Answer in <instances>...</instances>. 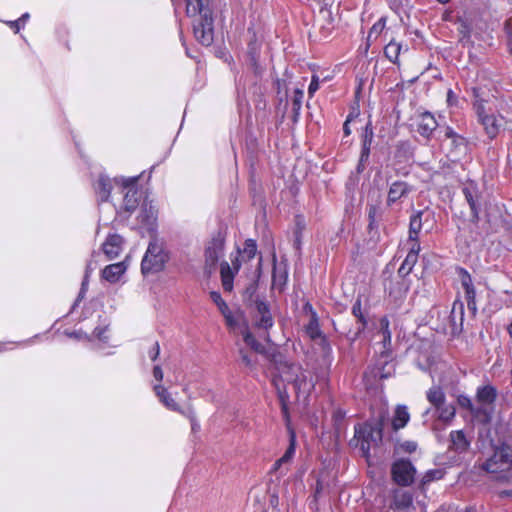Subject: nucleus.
Segmentation results:
<instances>
[{"mask_svg": "<svg viewBox=\"0 0 512 512\" xmlns=\"http://www.w3.org/2000/svg\"><path fill=\"white\" fill-rule=\"evenodd\" d=\"M123 238L118 234H110L102 244V250L109 260L116 258L122 251Z\"/></svg>", "mask_w": 512, "mask_h": 512, "instance_id": "nucleus-21", "label": "nucleus"}, {"mask_svg": "<svg viewBox=\"0 0 512 512\" xmlns=\"http://www.w3.org/2000/svg\"><path fill=\"white\" fill-rule=\"evenodd\" d=\"M446 102H447V105L450 107L458 105V96L454 93V91L452 89H449L447 91Z\"/></svg>", "mask_w": 512, "mask_h": 512, "instance_id": "nucleus-63", "label": "nucleus"}, {"mask_svg": "<svg viewBox=\"0 0 512 512\" xmlns=\"http://www.w3.org/2000/svg\"><path fill=\"white\" fill-rule=\"evenodd\" d=\"M210 298L216 304L218 309H221L222 307L226 308V302L218 291H211Z\"/></svg>", "mask_w": 512, "mask_h": 512, "instance_id": "nucleus-59", "label": "nucleus"}, {"mask_svg": "<svg viewBox=\"0 0 512 512\" xmlns=\"http://www.w3.org/2000/svg\"><path fill=\"white\" fill-rule=\"evenodd\" d=\"M181 414L190 419L192 431L195 432L200 428V425L196 421L195 413L191 407H188L185 410H183Z\"/></svg>", "mask_w": 512, "mask_h": 512, "instance_id": "nucleus-55", "label": "nucleus"}, {"mask_svg": "<svg viewBox=\"0 0 512 512\" xmlns=\"http://www.w3.org/2000/svg\"><path fill=\"white\" fill-rule=\"evenodd\" d=\"M380 330L378 334L381 336V345L382 348L379 353L385 354L386 357H390L392 352V345H391V339H392V333L390 331V321L387 316H383L380 321Z\"/></svg>", "mask_w": 512, "mask_h": 512, "instance_id": "nucleus-19", "label": "nucleus"}, {"mask_svg": "<svg viewBox=\"0 0 512 512\" xmlns=\"http://www.w3.org/2000/svg\"><path fill=\"white\" fill-rule=\"evenodd\" d=\"M224 238L220 233L214 236L205 249V260L210 266H214L223 255Z\"/></svg>", "mask_w": 512, "mask_h": 512, "instance_id": "nucleus-15", "label": "nucleus"}, {"mask_svg": "<svg viewBox=\"0 0 512 512\" xmlns=\"http://www.w3.org/2000/svg\"><path fill=\"white\" fill-rule=\"evenodd\" d=\"M408 241L411 243V246L409 248V251L407 253V255H411L413 254V258L417 259L418 260V256H419V252H420V243L418 242V238L417 239H414V240H409Z\"/></svg>", "mask_w": 512, "mask_h": 512, "instance_id": "nucleus-60", "label": "nucleus"}, {"mask_svg": "<svg viewBox=\"0 0 512 512\" xmlns=\"http://www.w3.org/2000/svg\"><path fill=\"white\" fill-rule=\"evenodd\" d=\"M387 22V17L382 16L376 21L373 26L370 28L368 32V40L374 38L377 39L378 36L383 32Z\"/></svg>", "mask_w": 512, "mask_h": 512, "instance_id": "nucleus-49", "label": "nucleus"}, {"mask_svg": "<svg viewBox=\"0 0 512 512\" xmlns=\"http://www.w3.org/2000/svg\"><path fill=\"white\" fill-rule=\"evenodd\" d=\"M413 496L408 491L398 490L393 496V507L397 510H404L412 506Z\"/></svg>", "mask_w": 512, "mask_h": 512, "instance_id": "nucleus-36", "label": "nucleus"}, {"mask_svg": "<svg viewBox=\"0 0 512 512\" xmlns=\"http://www.w3.org/2000/svg\"><path fill=\"white\" fill-rule=\"evenodd\" d=\"M416 468L409 459H398L391 466V476L393 481L402 487L413 484L416 476Z\"/></svg>", "mask_w": 512, "mask_h": 512, "instance_id": "nucleus-8", "label": "nucleus"}, {"mask_svg": "<svg viewBox=\"0 0 512 512\" xmlns=\"http://www.w3.org/2000/svg\"><path fill=\"white\" fill-rule=\"evenodd\" d=\"M186 14L189 17L199 16L193 22V33L199 43L204 46L212 44L214 39V19L212 10L203 4V0H184Z\"/></svg>", "mask_w": 512, "mask_h": 512, "instance_id": "nucleus-1", "label": "nucleus"}, {"mask_svg": "<svg viewBox=\"0 0 512 512\" xmlns=\"http://www.w3.org/2000/svg\"><path fill=\"white\" fill-rule=\"evenodd\" d=\"M126 269L124 262L110 264L103 269L102 277L110 283H115L125 273Z\"/></svg>", "mask_w": 512, "mask_h": 512, "instance_id": "nucleus-29", "label": "nucleus"}, {"mask_svg": "<svg viewBox=\"0 0 512 512\" xmlns=\"http://www.w3.org/2000/svg\"><path fill=\"white\" fill-rule=\"evenodd\" d=\"M160 354V346L158 342H155L148 351V355L152 361H155Z\"/></svg>", "mask_w": 512, "mask_h": 512, "instance_id": "nucleus-64", "label": "nucleus"}, {"mask_svg": "<svg viewBox=\"0 0 512 512\" xmlns=\"http://www.w3.org/2000/svg\"><path fill=\"white\" fill-rule=\"evenodd\" d=\"M450 442L449 448L457 453L467 451L470 446V442L467 440L462 430L451 431Z\"/></svg>", "mask_w": 512, "mask_h": 512, "instance_id": "nucleus-30", "label": "nucleus"}, {"mask_svg": "<svg viewBox=\"0 0 512 512\" xmlns=\"http://www.w3.org/2000/svg\"><path fill=\"white\" fill-rule=\"evenodd\" d=\"M108 330V325L104 326H97L93 330L92 337L95 339H98L99 341L106 343L108 341V336L106 335V332Z\"/></svg>", "mask_w": 512, "mask_h": 512, "instance_id": "nucleus-52", "label": "nucleus"}, {"mask_svg": "<svg viewBox=\"0 0 512 512\" xmlns=\"http://www.w3.org/2000/svg\"><path fill=\"white\" fill-rule=\"evenodd\" d=\"M287 271L282 269L274 263L273 272H272V284L273 286L282 288L287 282Z\"/></svg>", "mask_w": 512, "mask_h": 512, "instance_id": "nucleus-45", "label": "nucleus"}, {"mask_svg": "<svg viewBox=\"0 0 512 512\" xmlns=\"http://www.w3.org/2000/svg\"><path fill=\"white\" fill-rule=\"evenodd\" d=\"M410 420V414L406 405H397L392 418V428L398 431L404 428Z\"/></svg>", "mask_w": 512, "mask_h": 512, "instance_id": "nucleus-32", "label": "nucleus"}, {"mask_svg": "<svg viewBox=\"0 0 512 512\" xmlns=\"http://www.w3.org/2000/svg\"><path fill=\"white\" fill-rule=\"evenodd\" d=\"M387 420V411L381 410L376 416L371 417L364 423L355 425L354 435L360 442V449L364 457L368 458L371 448L382 442L383 429Z\"/></svg>", "mask_w": 512, "mask_h": 512, "instance_id": "nucleus-2", "label": "nucleus"}, {"mask_svg": "<svg viewBox=\"0 0 512 512\" xmlns=\"http://www.w3.org/2000/svg\"><path fill=\"white\" fill-rule=\"evenodd\" d=\"M346 418V411L342 408H336L332 413L333 427L337 433L344 429V422Z\"/></svg>", "mask_w": 512, "mask_h": 512, "instance_id": "nucleus-47", "label": "nucleus"}, {"mask_svg": "<svg viewBox=\"0 0 512 512\" xmlns=\"http://www.w3.org/2000/svg\"><path fill=\"white\" fill-rule=\"evenodd\" d=\"M361 151L360 153L370 155L372 144L374 142V129L372 121L368 120L365 127L363 128L361 135Z\"/></svg>", "mask_w": 512, "mask_h": 512, "instance_id": "nucleus-31", "label": "nucleus"}, {"mask_svg": "<svg viewBox=\"0 0 512 512\" xmlns=\"http://www.w3.org/2000/svg\"><path fill=\"white\" fill-rule=\"evenodd\" d=\"M478 122L483 126L485 134L490 140L497 137L500 131L501 124L494 114H488L478 119Z\"/></svg>", "mask_w": 512, "mask_h": 512, "instance_id": "nucleus-26", "label": "nucleus"}, {"mask_svg": "<svg viewBox=\"0 0 512 512\" xmlns=\"http://www.w3.org/2000/svg\"><path fill=\"white\" fill-rule=\"evenodd\" d=\"M169 259L164 241L153 234L141 261L142 275H154L163 271Z\"/></svg>", "mask_w": 512, "mask_h": 512, "instance_id": "nucleus-4", "label": "nucleus"}, {"mask_svg": "<svg viewBox=\"0 0 512 512\" xmlns=\"http://www.w3.org/2000/svg\"><path fill=\"white\" fill-rule=\"evenodd\" d=\"M221 279L234 280L235 271L231 268L228 262L224 261L221 263Z\"/></svg>", "mask_w": 512, "mask_h": 512, "instance_id": "nucleus-53", "label": "nucleus"}, {"mask_svg": "<svg viewBox=\"0 0 512 512\" xmlns=\"http://www.w3.org/2000/svg\"><path fill=\"white\" fill-rule=\"evenodd\" d=\"M429 215L430 213L428 211L419 210L410 216L409 240H414L418 238V235L423 226V217L425 216L427 219Z\"/></svg>", "mask_w": 512, "mask_h": 512, "instance_id": "nucleus-27", "label": "nucleus"}, {"mask_svg": "<svg viewBox=\"0 0 512 512\" xmlns=\"http://www.w3.org/2000/svg\"><path fill=\"white\" fill-rule=\"evenodd\" d=\"M504 31L508 38V41H507L508 51L512 55V26L509 21L505 22Z\"/></svg>", "mask_w": 512, "mask_h": 512, "instance_id": "nucleus-61", "label": "nucleus"}, {"mask_svg": "<svg viewBox=\"0 0 512 512\" xmlns=\"http://www.w3.org/2000/svg\"><path fill=\"white\" fill-rule=\"evenodd\" d=\"M247 33L249 40L245 54V65L253 72L256 77H260L265 71V66L261 60L264 38L262 34H259L252 27L248 28Z\"/></svg>", "mask_w": 512, "mask_h": 512, "instance_id": "nucleus-6", "label": "nucleus"}, {"mask_svg": "<svg viewBox=\"0 0 512 512\" xmlns=\"http://www.w3.org/2000/svg\"><path fill=\"white\" fill-rule=\"evenodd\" d=\"M352 314L355 318H357L360 326L358 327L357 331H355L353 334H351L350 332L347 334V338L351 343L355 342L360 337V335L364 332L368 325V320L362 312V304L360 298H358L353 303Z\"/></svg>", "mask_w": 512, "mask_h": 512, "instance_id": "nucleus-20", "label": "nucleus"}, {"mask_svg": "<svg viewBox=\"0 0 512 512\" xmlns=\"http://www.w3.org/2000/svg\"><path fill=\"white\" fill-rule=\"evenodd\" d=\"M439 123L435 119L434 115L425 111L419 115V121L417 124V132L425 139L429 140L433 132L437 129Z\"/></svg>", "mask_w": 512, "mask_h": 512, "instance_id": "nucleus-16", "label": "nucleus"}, {"mask_svg": "<svg viewBox=\"0 0 512 512\" xmlns=\"http://www.w3.org/2000/svg\"><path fill=\"white\" fill-rule=\"evenodd\" d=\"M321 14L323 15L324 23L320 25L319 33L321 39H327L334 30V19L330 10L325 12L321 11Z\"/></svg>", "mask_w": 512, "mask_h": 512, "instance_id": "nucleus-40", "label": "nucleus"}, {"mask_svg": "<svg viewBox=\"0 0 512 512\" xmlns=\"http://www.w3.org/2000/svg\"><path fill=\"white\" fill-rule=\"evenodd\" d=\"M462 193L471 209L472 216L478 218V206L476 199L478 197V185L475 181L469 180L462 188Z\"/></svg>", "mask_w": 512, "mask_h": 512, "instance_id": "nucleus-24", "label": "nucleus"}, {"mask_svg": "<svg viewBox=\"0 0 512 512\" xmlns=\"http://www.w3.org/2000/svg\"><path fill=\"white\" fill-rule=\"evenodd\" d=\"M468 151V140L462 136L458 135L455 138L451 139V148L449 150V155L459 158L461 155H465Z\"/></svg>", "mask_w": 512, "mask_h": 512, "instance_id": "nucleus-37", "label": "nucleus"}, {"mask_svg": "<svg viewBox=\"0 0 512 512\" xmlns=\"http://www.w3.org/2000/svg\"><path fill=\"white\" fill-rule=\"evenodd\" d=\"M498 396L496 387L491 384L479 386L476 390V401L479 404L493 406Z\"/></svg>", "mask_w": 512, "mask_h": 512, "instance_id": "nucleus-25", "label": "nucleus"}, {"mask_svg": "<svg viewBox=\"0 0 512 512\" xmlns=\"http://www.w3.org/2000/svg\"><path fill=\"white\" fill-rule=\"evenodd\" d=\"M240 333L243 336V341L245 342V344L249 346L254 352L259 354L265 353V346L261 344L250 332L247 323H244Z\"/></svg>", "mask_w": 512, "mask_h": 512, "instance_id": "nucleus-34", "label": "nucleus"}, {"mask_svg": "<svg viewBox=\"0 0 512 512\" xmlns=\"http://www.w3.org/2000/svg\"><path fill=\"white\" fill-rule=\"evenodd\" d=\"M291 385L297 394L308 395L314 389V382L309 376V372L305 371L302 367L300 373H297L293 378Z\"/></svg>", "mask_w": 512, "mask_h": 512, "instance_id": "nucleus-22", "label": "nucleus"}, {"mask_svg": "<svg viewBox=\"0 0 512 512\" xmlns=\"http://www.w3.org/2000/svg\"><path fill=\"white\" fill-rule=\"evenodd\" d=\"M153 390L157 397L159 398L160 402L169 410L179 412L181 413L183 410L180 408V406L177 404V402L171 397L170 393L167 391V389L157 384L153 387Z\"/></svg>", "mask_w": 512, "mask_h": 512, "instance_id": "nucleus-28", "label": "nucleus"}, {"mask_svg": "<svg viewBox=\"0 0 512 512\" xmlns=\"http://www.w3.org/2000/svg\"><path fill=\"white\" fill-rule=\"evenodd\" d=\"M385 291L388 292L390 297H393L395 300L403 299L411 286L410 278H391L388 282H385Z\"/></svg>", "mask_w": 512, "mask_h": 512, "instance_id": "nucleus-13", "label": "nucleus"}, {"mask_svg": "<svg viewBox=\"0 0 512 512\" xmlns=\"http://www.w3.org/2000/svg\"><path fill=\"white\" fill-rule=\"evenodd\" d=\"M319 89V78L316 75L312 76L311 82L308 86V94L313 97L314 93Z\"/></svg>", "mask_w": 512, "mask_h": 512, "instance_id": "nucleus-62", "label": "nucleus"}, {"mask_svg": "<svg viewBox=\"0 0 512 512\" xmlns=\"http://www.w3.org/2000/svg\"><path fill=\"white\" fill-rule=\"evenodd\" d=\"M375 375L380 379H388L395 374V364L393 362V354L386 357L385 354L379 353L374 367Z\"/></svg>", "mask_w": 512, "mask_h": 512, "instance_id": "nucleus-17", "label": "nucleus"}, {"mask_svg": "<svg viewBox=\"0 0 512 512\" xmlns=\"http://www.w3.org/2000/svg\"><path fill=\"white\" fill-rule=\"evenodd\" d=\"M458 404L462 407V408H465L467 410H469V412L471 413L473 408H474V404L472 403V400L469 396L467 395H460L458 397Z\"/></svg>", "mask_w": 512, "mask_h": 512, "instance_id": "nucleus-56", "label": "nucleus"}, {"mask_svg": "<svg viewBox=\"0 0 512 512\" xmlns=\"http://www.w3.org/2000/svg\"><path fill=\"white\" fill-rule=\"evenodd\" d=\"M238 352L241 363L245 367L249 369H254L256 367L257 359L251 353H249L246 349L242 347L238 349Z\"/></svg>", "mask_w": 512, "mask_h": 512, "instance_id": "nucleus-50", "label": "nucleus"}, {"mask_svg": "<svg viewBox=\"0 0 512 512\" xmlns=\"http://www.w3.org/2000/svg\"><path fill=\"white\" fill-rule=\"evenodd\" d=\"M460 27L458 28L461 35V40H469L471 37V26L465 20H460Z\"/></svg>", "mask_w": 512, "mask_h": 512, "instance_id": "nucleus-54", "label": "nucleus"}, {"mask_svg": "<svg viewBox=\"0 0 512 512\" xmlns=\"http://www.w3.org/2000/svg\"><path fill=\"white\" fill-rule=\"evenodd\" d=\"M493 410V406L479 404L474 406L471 415L478 423L487 425L492 420Z\"/></svg>", "mask_w": 512, "mask_h": 512, "instance_id": "nucleus-33", "label": "nucleus"}, {"mask_svg": "<svg viewBox=\"0 0 512 512\" xmlns=\"http://www.w3.org/2000/svg\"><path fill=\"white\" fill-rule=\"evenodd\" d=\"M139 177L131 178H115V183L120 184L121 193H124L123 206L117 213L122 215L126 213L128 218L139 206L142 199V191L138 188L137 182Z\"/></svg>", "mask_w": 512, "mask_h": 512, "instance_id": "nucleus-7", "label": "nucleus"}, {"mask_svg": "<svg viewBox=\"0 0 512 512\" xmlns=\"http://www.w3.org/2000/svg\"><path fill=\"white\" fill-rule=\"evenodd\" d=\"M272 361L276 365L281 380L288 384H292L293 378L301 371L299 364L286 361L281 353L273 354Z\"/></svg>", "mask_w": 512, "mask_h": 512, "instance_id": "nucleus-11", "label": "nucleus"}, {"mask_svg": "<svg viewBox=\"0 0 512 512\" xmlns=\"http://www.w3.org/2000/svg\"><path fill=\"white\" fill-rule=\"evenodd\" d=\"M413 190L414 187L406 181L396 180L391 182L387 192L386 205L388 207L401 205Z\"/></svg>", "mask_w": 512, "mask_h": 512, "instance_id": "nucleus-10", "label": "nucleus"}, {"mask_svg": "<svg viewBox=\"0 0 512 512\" xmlns=\"http://www.w3.org/2000/svg\"><path fill=\"white\" fill-rule=\"evenodd\" d=\"M473 94V110L477 115V119L488 115L489 113L486 110V100L483 99L480 95V88L474 87L472 88Z\"/></svg>", "mask_w": 512, "mask_h": 512, "instance_id": "nucleus-38", "label": "nucleus"}, {"mask_svg": "<svg viewBox=\"0 0 512 512\" xmlns=\"http://www.w3.org/2000/svg\"><path fill=\"white\" fill-rule=\"evenodd\" d=\"M319 339H320L319 346L321 348L323 358L324 359H328L329 361H331V359H332V347H331V344H330L328 338L325 335H323Z\"/></svg>", "mask_w": 512, "mask_h": 512, "instance_id": "nucleus-51", "label": "nucleus"}, {"mask_svg": "<svg viewBox=\"0 0 512 512\" xmlns=\"http://www.w3.org/2000/svg\"><path fill=\"white\" fill-rule=\"evenodd\" d=\"M417 261V259L413 258V254L406 255L404 261L402 262L397 271L398 278H409V275L412 272Z\"/></svg>", "mask_w": 512, "mask_h": 512, "instance_id": "nucleus-44", "label": "nucleus"}, {"mask_svg": "<svg viewBox=\"0 0 512 512\" xmlns=\"http://www.w3.org/2000/svg\"><path fill=\"white\" fill-rule=\"evenodd\" d=\"M401 50L402 45L396 42L395 40H391L384 47V55L390 62H392L393 64H397Z\"/></svg>", "mask_w": 512, "mask_h": 512, "instance_id": "nucleus-41", "label": "nucleus"}, {"mask_svg": "<svg viewBox=\"0 0 512 512\" xmlns=\"http://www.w3.org/2000/svg\"><path fill=\"white\" fill-rule=\"evenodd\" d=\"M237 253L240 255L243 261H250L257 253V243L253 239H247L244 242L242 250L238 249Z\"/></svg>", "mask_w": 512, "mask_h": 512, "instance_id": "nucleus-42", "label": "nucleus"}, {"mask_svg": "<svg viewBox=\"0 0 512 512\" xmlns=\"http://www.w3.org/2000/svg\"><path fill=\"white\" fill-rule=\"evenodd\" d=\"M426 398L431 407L427 408L422 413L424 423L429 420H439L448 423L455 417V406L451 403H447L445 392L440 386H432L426 392Z\"/></svg>", "mask_w": 512, "mask_h": 512, "instance_id": "nucleus-3", "label": "nucleus"}, {"mask_svg": "<svg viewBox=\"0 0 512 512\" xmlns=\"http://www.w3.org/2000/svg\"><path fill=\"white\" fill-rule=\"evenodd\" d=\"M253 324L257 329L268 332L274 325V319L269 304L257 298L255 300V311L252 315Z\"/></svg>", "mask_w": 512, "mask_h": 512, "instance_id": "nucleus-9", "label": "nucleus"}, {"mask_svg": "<svg viewBox=\"0 0 512 512\" xmlns=\"http://www.w3.org/2000/svg\"><path fill=\"white\" fill-rule=\"evenodd\" d=\"M305 332L312 340L319 339L323 336V333L320 329L318 316L315 311H312L311 318L308 324L305 326Z\"/></svg>", "mask_w": 512, "mask_h": 512, "instance_id": "nucleus-39", "label": "nucleus"}, {"mask_svg": "<svg viewBox=\"0 0 512 512\" xmlns=\"http://www.w3.org/2000/svg\"><path fill=\"white\" fill-rule=\"evenodd\" d=\"M113 182L108 176L101 174L97 181L94 183V190L98 203L107 202L110 198L113 188Z\"/></svg>", "mask_w": 512, "mask_h": 512, "instance_id": "nucleus-18", "label": "nucleus"}, {"mask_svg": "<svg viewBox=\"0 0 512 512\" xmlns=\"http://www.w3.org/2000/svg\"><path fill=\"white\" fill-rule=\"evenodd\" d=\"M456 272L465 292V299L468 309L476 311V291L470 273L463 267H457Z\"/></svg>", "mask_w": 512, "mask_h": 512, "instance_id": "nucleus-12", "label": "nucleus"}, {"mask_svg": "<svg viewBox=\"0 0 512 512\" xmlns=\"http://www.w3.org/2000/svg\"><path fill=\"white\" fill-rule=\"evenodd\" d=\"M445 470L441 468L428 470L421 479V486H425L435 480H440L444 477Z\"/></svg>", "mask_w": 512, "mask_h": 512, "instance_id": "nucleus-48", "label": "nucleus"}, {"mask_svg": "<svg viewBox=\"0 0 512 512\" xmlns=\"http://www.w3.org/2000/svg\"><path fill=\"white\" fill-rule=\"evenodd\" d=\"M369 158H370V155H366V154L360 153L359 160H358V163H357V166H356L357 174H361V173L364 172V170L366 168V164L369 161Z\"/></svg>", "mask_w": 512, "mask_h": 512, "instance_id": "nucleus-58", "label": "nucleus"}, {"mask_svg": "<svg viewBox=\"0 0 512 512\" xmlns=\"http://www.w3.org/2000/svg\"><path fill=\"white\" fill-rule=\"evenodd\" d=\"M395 156L409 159L413 156V147L409 141H399L396 145Z\"/></svg>", "mask_w": 512, "mask_h": 512, "instance_id": "nucleus-46", "label": "nucleus"}, {"mask_svg": "<svg viewBox=\"0 0 512 512\" xmlns=\"http://www.w3.org/2000/svg\"><path fill=\"white\" fill-rule=\"evenodd\" d=\"M273 382H274V384L276 386V389L278 390L279 397H280V400L282 402V412H283L285 418L288 420V418H289L288 417V409H287V406H286L285 401H284V397H287V393H286L285 390L281 391V388L279 387L278 382H277L276 379H274Z\"/></svg>", "mask_w": 512, "mask_h": 512, "instance_id": "nucleus-57", "label": "nucleus"}, {"mask_svg": "<svg viewBox=\"0 0 512 512\" xmlns=\"http://www.w3.org/2000/svg\"><path fill=\"white\" fill-rule=\"evenodd\" d=\"M304 98V91L300 88H296L293 92L291 99V120L293 123H297L300 118V112L302 108Z\"/></svg>", "mask_w": 512, "mask_h": 512, "instance_id": "nucleus-35", "label": "nucleus"}, {"mask_svg": "<svg viewBox=\"0 0 512 512\" xmlns=\"http://www.w3.org/2000/svg\"><path fill=\"white\" fill-rule=\"evenodd\" d=\"M304 228H305L304 219L300 215H297L295 217V229L293 232V235H294L293 246L298 251L301 250L302 233H303Z\"/></svg>", "mask_w": 512, "mask_h": 512, "instance_id": "nucleus-43", "label": "nucleus"}, {"mask_svg": "<svg viewBox=\"0 0 512 512\" xmlns=\"http://www.w3.org/2000/svg\"><path fill=\"white\" fill-rule=\"evenodd\" d=\"M296 452V435L293 430L289 433V445L281 458H279L272 467L273 472H279L280 475H285L288 471L285 465L289 464L294 458Z\"/></svg>", "mask_w": 512, "mask_h": 512, "instance_id": "nucleus-14", "label": "nucleus"}, {"mask_svg": "<svg viewBox=\"0 0 512 512\" xmlns=\"http://www.w3.org/2000/svg\"><path fill=\"white\" fill-rule=\"evenodd\" d=\"M481 469L491 474H500L498 479L507 480L512 471V446L501 444L495 447L493 454L481 464Z\"/></svg>", "mask_w": 512, "mask_h": 512, "instance_id": "nucleus-5", "label": "nucleus"}, {"mask_svg": "<svg viewBox=\"0 0 512 512\" xmlns=\"http://www.w3.org/2000/svg\"><path fill=\"white\" fill-rule=\"evenodd\" d=\"M138 219L147 230L152 232L156 230L157 213L151 204L146 202L142 204Z\"/></svg>", "mask_w": 512, "mask_h": 512, "instance_id": "nucleus-23", "label": "nucleus"}]
</instances>
